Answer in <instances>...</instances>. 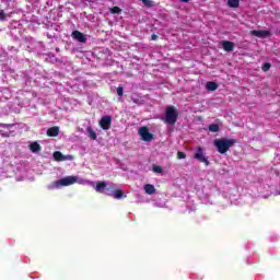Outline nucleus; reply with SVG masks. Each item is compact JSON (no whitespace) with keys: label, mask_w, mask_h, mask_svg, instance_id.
Returning <instances> with one entry per match:
<instances>
[{"label":"nucleus","mask_w":280,"mask_h":280,"mask_svg":"<svg viewBox=\"0 0 280 280\" xmlns=\"http://www.w3.org/2000/svg\"><path fill=\"white\" fill-rule=\"evenodd\" d=\"M75 183H79V185H93V182L88 179H80L78 176H66L55 182L54 187L58 189L60 187H69V185H75Z\"/></svg>","instance_id":"nucleus-1"},{"label":"nucleus","mask_w":280,"mask_h":280,"mask_svg":"<svg viewBox=\"0 0 280 280\" xmlns=\"http://www.w3.org/2000/svg\"><path fill=\"white\" fill-rule=\"evenodd\" d=\"M236 143L237 140L235 139L221 138L213 140V145L217 147L219 154H226Z\"/></svg>","instance_id":"nucleus-2"},{"label":"nucleus","mask_w":280,"mask_h":280,"mask_svg":"<svg viewBox=\"0 0 280 280\" xmlns=\"http://www.w3.org/2000/svg\"><path fill=\"white\" fill-rule=\"evenodd\" d=\"M106 196H113L116 200H121V198H126V192L117 184L112 183L106 190Z\"/></svg>","instance_id":"nucleus-3"},{"label":"nucleus","mask_w":280,"mask_h":280,"mask_svg":"<svg viewBox=\"0 0 280 280\" xmlns=\"http://www.w3.org/2000/svg\"><path fill=\"white\" fill-rule=\"evenodd\" d=\"M177 119H178V113L176 112V108H174V106L168 107L166 109L165 117L163 118L165 124H170V126H174Z\"/></svg>","instance_id":"nucleus-4"},{"label":"nucleus","mask_w":280,"mask_h":280,"mask_svg":"<svg viewBox=\"0 0 280 280\" xmlns=\"http://www.w3.org/2000/svg\"><path fill=\"white\" fill-rule=\"evenodd\" d=\"M138 135L140 136L141 140L145 141L147 143L154 141V135L150 133V129L148 127H140Z\"/></svg>","instance_id":"nucleus-5"},{"label":"nucleus","mask_w":280,"mask_h":280,"mask_svg":"<svg viewBox=\"0 0 280 280\" xmlns=\"http://www.w3.org/2000/svg\"><path fill=\"white\" fill-rule=\"evenodd\" d=\"M98 124H100V127L103 130H109L110 129V125L113 124V117H110V116H103Z\"/></svg>","instance_id":"nucleus-6"},{"label":"nucleus","mask_w":280,"mask_h":280,"mask_svg":"<svg viewBox=\"0 0 280 280\" xmlns=\"http://www.w3.org/2000/svg\"><path fill=\"white\" fill-rule=\"evenodd\" d=\"M108 187H110V184L106 182H96V187H94V189L97 191V194H105L106 196Z\"/></svg>","instance_id":"nucleus-7"},{"label":"nucleus","mask_w":280,"mask_h":280,"mask_svg":"<svg viewBox=\"0 0 280 280\" xmlns=\"http://www.w3.org/2000/svg\"><path fill=\"white\" fill-rule=\"evenodd\" d=\"M195 159L197 161H200V163H205L206 165H209V160L205 156V153L202 152V148H200V147L197 149Z\"/></svg>","instance_id":"nucleus-8"},{"label":"nucleus","mask_w":280,"mask_h":280,"mask_svg":"<svg viewBox=\"0 0 280 280\" xmlns=\"http://www.w3.org/2000/svg\"><path fill=\"white\" fill-rule=\"evenodd\" d=\"M250 35L257 38H268L272 36V33H270V31H250Z\"/></svg>","instance_id":"nucleus-9"},{"label":"nucleus","mask_w":280,"mask_h":280,"mask_svg":"<svg viewBox=\"0 0 280 280\" xmlns=\"http://www.w3.org/2000/svg\"><path fill=\"white\" fill-rule=\"evenodd\" d=\"M72 38H74V40H78V43H86V35H84L80 31L72 32Z\"/></svg>","instance_id":"nucleus-10"},{"label":"nucleus","mask_w":280,"mask_h":280,"mask_svg":"<svg viewBox=\"0 0 280 280\" xmlns=\"http://www.w3.org/2000/svg\"><path fill=\"white\" fill-rule=\"evenodd\" d=\"M55 161H71V159H73V156L71 155H63L60 151H56L54 154H52Z\"/></svg>","instance_id":"nucleus-11"},{"label":"nucleus","mask_w":280,"mask_h":280,"mask_svg":"<svg viewBox=\"0 0 280 280\" xmlns=\"http://www.w3.org/2000/svg\"><path fill=\"white\" fill-rule=\"evenodd\" d=\"M221 45L224 51H233V49H235V44L233 42L223 40Z\"/></svg>","instance_id":"nucleus-12"},{"label":"nucleus","mask_w":280,"mask_h":280,"mask_svg":"<svg viewBox=\"0 0 280 280\" xmlns=\"http://www.w3.org/2000/svg\"><path fill=\"white\" fill-rule=\"evenodd\" d=\"M47 137H58L60 135V127H51L46 131Z\"/></svg>","instance_id":"nucleus-13"},{"label":"nucleus","mask_w":280,"mask_h":280,"mask_svg":"<svg viewBox=\"0 0 280 280\" xmlns=\"http://www.w3.org/2000/svg\"><path fill=\"white\" fill-rule=\"evenodd\" d=\"M144 191L145 194H149V196H152L153 194H156V188H154V185L147 184L144 185Z\"/></svg>","instance_id":"nucleus-14"},{"label":"nucleus","mask_w":280,"mask_h":280,"mask_svg":"<svg viewBox=\"0 0 280 280\" xmlns=\"http://www.w3.org/2000/svg\"><path fill=\"white\" fill-rule=\"evenodd\" d=\"M207 91H218V83L209 81L206 83Z\"/></svg>","instance_id":"nucleus-15"},{"label":"nucleus","mask_w":280,"mask_h":280,"mask_svg":"<svg viewBox=\"0 0 280 280\" xmlns=\"http://www.w3.org/2000/svg\"><path fill=\"white\" fill-rule=\"evenodd\" d=\"M88 135H89L90 139H92L93 141L97 140V132H95V130H93V127H91V126L88 127Z\"/></svg>","instance_id":"nucleus-16"},{"label":"nucleus","mask_w":280,"mask_h":280,"mask_svg":"<svg viewBox=\"0 0 280 280\" xmlns=\"http://www.w3.org/2000/svg\"><path fill=\"white\" fill-rule=\"evenodd\" d=\"M30 150L31 152L36 153V152H40L42 148H40V144H38V142H32L30 144Z\"/></svg>","instance_id":"nucleus-17"},{"label":"nucleus","mask_w":280,"mask_h":280,"mask_svg":"<svg viewBox=\"0 0 280 280\" xmlns=\"http://www.w3.org/2000/svg\"><path fill=\"white\" fill-rule=\"evenodd\" d=\"M229 8H240V0H228Z\"/></svg>","instance_id":"nucleus-18"},{"label":"nucleus","mask_w":280,"mask_h":280,"mask_svg":"<svg viewBox=\"0 0 280 280\" xmlns=\"http://www.w3.org/2000/svg\"><path fill=\"white\" fill-rule=\"evenodd\" d=\"M208 128L210 132H220V126H218L217 124H211Z\"/></svg>","instance_id":"nucleus-19"},{"label":"nucleus","mask_w":280,"mask_h":280,"mask_svg":"<svg viewBox=\"0 0 280 280\" xmlns=\"http://www.w3.org/2000/svg\"><path fill=\"white\" fill-rule=\"evenodd\" d=\"M109 12L110 14H121V8L119 7L109 8Z\"/></svg>","instance_id":"nucleus-20"},{"label":"nucleus","mask_w":280,"mask_h":280,"mask_svg":"<svg viewBox=\"0 0 280 280\" xmlns=\"http://www.w3.org/2000/svg\"><path fill=\"white\" fill-rule=\"evenodd\" d=\"M153 172H155V174H162L163 173V168L159 165H154L153 166Z\"/></svg>","instance_id":"nucleus-21"},{"label":"nucleus","mask_w":280,"mask_h":280,"mask_svg":"<svg viewBox=\"0 0 280 280\" xmlns=\"http://www.w3.org/2000/svg\"><path fill=\"white\" fill-rule=\"evenodd\" d=\"M270 67H271L270 63L266 62V63L262 65L261 69H262V71L266 72V71H270Z\"/></svg>","instance_id":"nucleus-22"},{"label":"nucleus","mask_w":280,"mask_h":280,"mask_svg":"<svg viewBox=\"0 0 280 280\" xmlns=\"http://www.w3.org/2000/svg\"><path fill=\"white\" fill-rule=\"evenodd\" d=\"M116 92H117V95H118L119 97H121V96L124 95V88H122V86H118L117 90H116Z\"/></svg>","instance_id":"nucleus-23"},{"label":"nucleus","mask_w":280,"mask_h":280,"mask_svg":"<svg viewBox=\"0 0 280 280\" xmlns=\"http://www.w3.org/2000/svg\"><path fill=\"white\" fill-rule=\"evenodd\" d=\"M177 159L182 160V159H187V155L180 151L177 152Z\"/></svg>","instance_id":"nucleus-24"},{"label":"nucleus","mask_w":280,"mask_h":280,"mask_svg":"<svg viewBox=\"0 0 280 280\" xmlns=\"http://www.w3.org/2000/svg\"><path fill=\"white\" fill-rule=\"evenodd\" d=\"M142 2H143L144 5H147L148 8H152V1H151V0H142Z\"/></svg>","instance_id":"nucleus-25"},{"label":"nucleus","mask_w":280,"mask_h":280,"mask_svg":"<svg viewBox=\"0 0 280 280\" xmlns=\"http://www.w3.org/2000/svg\"><path fill=\"white\" fill-rule=\"evenodd\" d=\"M3 19H5V12L0 10V20L3 21Z\"/></svg>","instance_id":"nucleus-26"},{"label":"nucleus","mask_w":280,"mask_h":280,"mask_svg":"<svg viewBox=\"0 0 280 280\" xmlns=\"http://www.w3.org/2000/svg\"><path fill=\"white\" fill-rule=\"evenodd\" d=\"M158 38H159V36L155 35V34H153V35L151 36V40H158Z\"/></svg>","instance_id":"nucleus-27"},{"label":"nucleus","mask_w":280,"mask_h":280,"mask_svg":"<svg viewBox=\"0 0 280 280\" xmlns=\"http://www.w3.org/2000/svg\"><path fill=\"white\" fill-rule=\"evenodd\" d=\"M182 3H189V0H179Z\"/></svg>","instance_id":"nucleus-28"},{"label":"nucleus","mask_w":280,"mask_h":280,"mask_svg":"<svg viewBox=\"0 0 280 280\" xmlns=\"http://www.w3.org/2000/svg\"><path fill=\"white\" fill-rule=\"evenodd\" d=\"M0 135H2V137H8V135H5V133H3V132H1V131H0Z\"/></svg>","instance_id":"nucleus-29"},{"label":"nucleus","mask_w":280,"mask_h":280,"mask_svg":"<svg viewBox=\"0 0 280 280\" xmlns=\"http://www.w3.org/2000/svg\"><path fill=\"white\" fill-rule=\"evenodd\" d=\"M5 127H8V125H2V128H5Z\"/></svg>","instance_id":"nucleus-30"}]
</instances>
